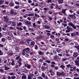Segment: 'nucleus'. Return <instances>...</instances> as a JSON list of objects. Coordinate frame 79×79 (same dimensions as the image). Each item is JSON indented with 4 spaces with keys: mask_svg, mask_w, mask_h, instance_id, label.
I'll return each mask as SVG.
<instances>
[{
    "mask_svg": "<svg viewBox=\"0 0 79 79\" xmlns=\"http://www.w3.org/2000/svg\"><path fill=\"white\" fill-rule=\"evenodd\" d=\"M29 50H30V49L29 48H25L22 51V55L23 56H24V55H25L26 53H28Z\"/></svg>",
    "mask_w": 79,
    "mask_h": 79,
    "instance_id": "1",
    "label": "nucleus"
},
{
    "mask_svg": "<svg viewBox=\"0 0 79 79\" xmlns=\"http://www.w3.org/2000/svg\"><path fill=\"white\" fill-rule=\"evenodd\" d=\"M8 62L10 65H12V66H15V60L13 59H10L8 60Z\"/></svg>",
    "mask_w": 79,
    "mask_h": 79,
    "instance_id": "2",
    "label": "nucleus"
},
{
    "mask_svg": "<svg viewBox=\"0 0 79 79\" xmlns=\"http://www.w3.org/2000/svg\"><path fill=\"white\" fill-rule=\"evenodd\" d=\"M22 61H23V60L21 59V58H19V59L18 60V63H19V66L20 67L22 64V63H21Z\"/></svg>",
    "mask_w": 79,
    "mask_h": 79,
    "instance_id": "3",
    "label": "nucleus"
},
{
    "mask_svg": "<svg viewBox=\"0 0 79 79\" xmlns=\"http://www.w3.org/2000/svg\"><path fill=\"white\" fill-rule=\"evenodd\" d=\"M25 23L27 26H31V21H27L25 22Z\"/></svg>",
    "mask_w": 79,
    "mask_h": 79,
    "instance_id": "4",
    "label": "nucleus"
},
{
    "mask_svg": "<svg viewBox=\"0 0 79 79\" xmlns=\"http://www.w3.org/2000/svg\"><path fill=\"white\" fill-rule=\"evenodd\" d=\"M34 76V75L33 73H31L30 76H28V79H36V77L33 78V79L31 77H33Z\"/></svg>",
    "mask_w": 79,
    "mask_h": 79,
    "instance_id": "5",
    "label": "nucleus"
},
{
    "mask_svg": "<svg viewBox=\"0 0 79 79\" xmlns=\"http://www.w3.org/2000/svg\"><path fill=\"white\" fill-rule=\"evenodd\" d=\"M10 15H16L17 13L16 12L14 11V10H13V9H11L10 10Z\"/></svg>",
    "mask_w": 79,
    "mask_h": 79,
    "instance_id": "6",
    "label": "nucleus"
},
{
    "mask_svg": "<svg viewBox=\"0 0 79 79\" xmlns=\"http://www.w3.org/2000/svg\"><path fill=\"white\" fill-rule=\"evenodd\" d=\"M4 20L5 22H7L8 21L9 18L7 16H4Z\"/></svg>",
    "mask_w": 79,
    "mask_h": 79,
    "instance_id": "7",
    "label": "nucleus"
},
{
    "mask_svg": "<svg viewBox=\"0 0 79 79\" xmlns=\"http://www.w3.org/2000/svg\"><path fill=\"white\" fill-rule=\"evenodd\" d=\"M12 24L11 25L12 26H16V22L15 21L13 20L12 22Z\"/></svg>",
    "mask_w": 79,
    "mask_h": 79,
    "instance_id": "8",
    "label": "nucleus"
},
{
    "mask_svg": "<svg viewBox=\"0 0 79 79\" xmlns=\"http://www.w3.org/2000/svg\"><path fill=\"white\" fill-rule=\"evenodd\" d=\"M4 70L6 71L9 70L10 69V66L5 65L4 66Z\"/></svg>",
    "mask_w": 79,
    "mask_h": 79,
    "instance_id": "9",
    "label": "nucleus"
},
{
    "mask_svg": "<svg viewBox=\"0 0 79 79\" xmlns=\"http://www.w3.org/2000/svg\"><path fill=\"white\" fill-rule=\"evenodd\" d=\"M49 72L51 73V76H54L55 75V73L53 72V71L52 70H49Z\"/></svg>",
    "mask_w": 79,
    "mask_h": 79,
    "instance_id": "10",
    "label": "nucleus"
},
{
    "mask_svg": "<svg viewBox=\"0 0 79 79\" xmlns=\"http://www.w3.org/2000/svg\"><path fill=\"white\" fill-rule=\"evenodd\" d=\"M25 67H26L28 69H31V65L28 64H26L24 65Z\"/></svg>",
    "mask_w": 79,
    "mask_h": 79,
    "instance_id": "11",
    "label": "nucleus"
},
{
    "mask_svg": "<svg viewBox=\"0 0 79 79\" xmlns=\"http://www.w3.org/2000/svg\"><path fill=\"white\" fill-rule=\"evenodd\" d=\"M78 56V54H77V52H74L73 54V56L74 57V58H76L77 56Z\"/></svg>",
    "mask_w": 79,
    "mask_h": 79,
    "instance_id": "12",
    "label": "nucleus"
},
{
    "mask_svg": "<svg viewBox=\"0 0 79 79\" xmlns=\"http://www.w3.org/2000/svg\"><path fill=\"white\" fill-rule=\"evenodd\" d=\"M38 53L40 55H44V52H42L40 51H39L38 52Z\"/></svg>",
    "mask_w": 79,
    "mask_h": 79,
    "instance_id": "13",
    "label": "nucleus"
},
{
    "mask_svg": "<svg viewBox=\"0 0 79 79\" xmlns=\"http://www.w3.org/2000/svg\"><path fill=\"white\" fill-rule=\"evenodd\" d=\"M9 5L11 7H13V6H15V3L12 2H10L9 3Z\"/></svg>",
    "mask_w": 79,
    "mask_h": 79,
    "instance_id": "14",
    "label": "nucleus"
},
{
    "mask_svg": "<svg viewBox=\"0 0 79 79\" xmlns=\"http://www.w3.org/2000/svg\"><path fill=\"white\" fill-rule=\"evenodd\" d=\"M46 2L48 3H51L52 2H55V1H52V0H48Z\"/></svg>",
    "mask_w": 79,
    "mask_h": 79,
    "instance_id": "15",
    "label": "nucleus"
},
{
    "mask_svg": "<svg viewBox=\"0 0 79 79\" xmlns=\"http://www.w3.org/2000/svg\"><path fill=\"white\" fill-rule=\"evenodd\" d=\"M75 63L76 64V65L77 66H79V60H75L74 61Z\"/></svg>",
    "mask_w": 79,
    "mask_h": 79,
    "instance_id": "16",
    "label": "nucleus"
},
{
    "mask_svg": "<svg viewBox=\"0 0 79 79\" xmlns=\"http://www.w3.org/2000/svg\"><path fill=\"white\" fill-rule=\"evenodd\" d=\"M66 10H67L66 9H63L62 10V11L61 12L62 13H63V14H64V15H66Z\"/></svg>",
    "mask_w": 79,
    "mask_h": 79,
    "instance_id": "17",
    "label": "nucleus"
},
{
    "mask_svg": "<svg viewBox=\"0 0 79 79\" xmlns=\"http://www.w3.org/2000/svg\"><path fill=\"white\" fill-rule=\"evenodd\" d=\"M32 73L36 75L37 74V71L35 69L33 71Z\"/></svg>",
    "mask_w": 79,
    "mask_h": 79,
    "instance_id": "18",
    "label": "nucleus"
},
{
    "mask_svg": "<svg viewBox=\"0 0 79 79\" xmlns=\"http://www.w3.org/2000/svg\"><path fill=\"white\" fill-rule=\"evenodd\" d=\"M35 45V42L34 41H31L30 43V45L31 46H34Z\"/></svg>",
    "mask_w": 79,
    "mask_h": 79,
    "instance_id": "19",
    "label": "nucleus"
},
{
    "mask_svg": "<svg viewBox=\"0 0 79 79\" xmlns=\"http://www.w3.org/2000/svg\"><path fill=\"white\" fill-rule=\"evenodd\" d=\"M43 26L45 28V29H49L50 28V26L48 25H43Z\"/></svg>",
    "mask_w": 79,
    "mask_h": 79,
    "instance_id": "20",
    "label": "nucleus"
},
{
    "mask_svg": "<svg viewBox=\"0 0 79 79\" xmlns=\"http://www.w3.org/2000/svg\"><path fill=\"white\" fill-rule=\"evenodd\" d=\"M15 68H18L19 67L18 66H19V64H18V63H16L15 64Z\"/></svg>",
    "mask_w": 79,
    "mask_h": 79,
    "instance_id": "21",
    "label": "nucleus"
},
{
    "mask_svg": "<svg viewBox=\"0 0 79 79\" xmlns=\"http://www.w3.org/2000/svg\"><path fill=\"white\" fill-rule=\"evenodd\" d=\"M60 68H62V69H63V70H64V68H65V66L63 65H61L60 66Z\"/></svg>",
    "mask_w": 79,
    "mask_h": 79,
    "instance_id": "22",
    "label": "nucleus"
},
{
    "mask_svg": "<svg viewBox=\"0 0 79 79\" xmlns=\"http://www.w3.org/2000/svg\"><path fill=\"white\" fill-rule=\"evenodd\" d=\"M68 59L70 61H73L74 60V57H69L68 58Z\"/></svg>",
    "mask_w": 79,
    "mask_h": 79,
    "instance_id": "23",
    "label": "nucleus"
},
{
    "mask_svg": "<svg viewBox=\"0 0 79 79\" xmlns=\"http://www.w3.org/2000/svg\"><path fill=\"white\" fill-rule=\"evenodd\" d=\"M56 51L57 52V53H60V52H61V49L58 48L56 49Z\"/></svg>",
    "mask_w": 79,
    "mask_h": 79,
    "instance_id": "24",
    "label": "nucleus"
},
{
    "mask_svg": "<svg viewBox=\"0 0 79 79\" xmlns=\"http://www.w3.org/2000/svg\"><path fill=\"white\" fill-rule=\"evenodd\" d=\"M48 18L50 21H51L53 19V18H52V16H48Z\"/></svg>",
    "mask_w": 79,
    "mask_h": 79,
    "instance_id": "25",
    "label": "nucleus"
},
{
    "mask_svg": "<svg viewBox=\"0 0 79 79\" xmlns=\"http://www.w3.org/2000/svg\"><path fill=\"white\" fill-rule=\"evenodd\" d=\"M6 40V39H5V38H2L1 39V42H5Z\"/></svg>",
    "mask_w": 79,
    "mask_h": 79,
    "instance_id": "26",
    "label": "nucleus"
},
{
    "mask_svg": "<svg viewBox=\"0 0 79 79\" xmlns=\"http://www.w3.org/2000/svg\"><path fill=\"white\" fill-rule=\"evenodd\" d=\"M26 41L27 42V44H30V42H31L32 40L31 39H27L26 40Z\"/></svg>",
    "mask_w": 79,
    "mask_h": 79,
    "instance_id": "27",
    "label": "nucleus"
},
{
    "mask_svg": "<svg viewBox=\"0 0 79 79\" xmlns=\"http://www.w3.org/2000/svg\"><path fill=\"white\" fill-rule=\"evenodd\" d=\"M5 2V1L3 0H0V5H3V3Z\"/></svg>",
    "mask_w": 79,
    "mask_h": 79,
    "instance_id": "28",
    "label": "nucleus"
},
{
    "mask_svg": "<svg viewBox=\"0 0 79 79\" xmlns=\"http://www.w3.org/2000/svg\"><path fill=\"white\" fill-rule=\"evenodd\" d=\"M63 1H64V0H59L58 1V3H63Z\"/></svg>",
    "mask_w": 79,
    "mask_h": 79,
    "instance_id": "29",
    "label": "nucleus"
},
{
    "mask_svg": "<svg viewBox=\"0 0 79 79\" xmlns=\"http://www.w3.org/2000/svg\"><path fill=\"white\" fill-rule=\"evenodd\" d=\"M6 38L7 39V40H11V37L8 36H7Z\"/></svg>",
    "mask_w": 79,
    "mask_h": 79,
    "instance_id": "30",
    "label": "nucleus"
},
{
    "mask_svg": "<svg viewBox=\"0 0 79 79\" xmlns=\"http://www.w3.org/2000/svg\"><path fill=\"white\" fill-rule=\"evenodd\" d=\"M67 28L68 30H69L70 31H72V28H71V27H70L68 26H67Z\"/></svg>",
    "mask_w": 79,
    "mask_h": 79,
    "instance_id": "31",
    "label": "nucleus"
},
{
    "mask_svg": "<svg viewBox=\"0 0 79 79\" xmlns=\"http://www.w3.org/2000/svg\"><path fill=\"white\" fill-rule=\"evenodd\" d=\"M3 55V52L2 51V50L0 49V55Z\"/></svg>",
    "mask_w": 79,
    "mask_h": 79,
    "instance_id": "32",
    "label": "nucleus"
},
{
    "mask_svg": "<svg viewBox=\"0 0 79 79\" xmlns=\"http://www.w3.org/2000/svg\"><path fill=\"white\" fill-rule=\"evenodd\" d=\"M3 27H5V28H7V27H8V25H7L6 24H4L3 25Z\"/></svg>",
    "mask_w": 79,
    "mask_h": 79,
    "instance_id": "33",
    "label": "nucleus"
},
{
    "mask_svg": "<svg viewBox=\"0 0 79 79\" xmlns=\"http://www.w3.org/2000/svg\"><path fill=\"white\" fill-rule=\"evenodd\" d=\"M34 15L33 13L29 14H27V16H34Z\"/></svg>",
    "mask_w": 79,
    "mask_h": 79,
    "instance_id": "34",
    "label": "nucleus"
},
{
    "mask_svg": "<svg viewBox=\"0 0 79 79\" xmlns=\"http://www.w3.org/2000/svg\"><path fill=\"white\" fill-rule=\"evenodd\" d=\"M41 69L43 71H44L45 70V66H42L41 67Z\"/></svg>",
    "mask_w": 79,
    "mask_h": 79,
    "instance_id": "35",
    "label": "nucleus"
},
{
    "mask_svg": "<svg viewBox=\"0 0 79 79\" xmlns=\"http://www.w3.org/2000/svg\"><path fill=\"white\" fill-rule=\"evenodd\" d=\"M40 10H38V9H37V8H36L34 10L35 11V12L38 11L37 12L38 13H39L40 12Z\"/></svg>",
    "mask_w": 79,
    "mask_h": 79,
    "instance_id": "36",
    "label": "nucleus"
},
{
    "mask_svg": "<svg viewBox=\"0 0 79 79\" xmlns=\"http://www.w3.org/2000/svg\"><path fill=\"white\" fill-rule=\"evenodd\" d=\"M41 76L42 77H43V78H44V77H45V73H44L43 72H42L41 75Z\"/></svg>",
    "mask_w": 79,
    "mask_h": 79,
    "instance_id": "37",
    "label": "nucleus"
},
{
    "mask_svg": "<svg viewBox=\"0 0 79 79\" xmlns=\"http://www.w3.org/2000/svg\"><path fill=\"white\" fill-rule=\"evenodd\" d=\"M27 11H29L31 12V11H32V9L31 8H28L27 9Z\"/></svg>",
    "mask_w": 79,
    "mask_h": 79,
    "instance_id": "38",
    "label": "nucleus"
},
{
    "mask_svg": "<svg viewBox=\"0 0 79 79\" xmlns=\"http://www.w3.org/2000/svg\"><path fill=\"white\" fill-rule=\"evenodd\" d=\"M79 32H77L74 33V34L75 35V36H76V35H79Z\"/></svg>",
    "mask_w": 79,
    "mask_h": 79,
    "instance_id": "39",
    "label": "nucleus"
},
{
    "mask_svg": "<svg viewBox=\"0 0 79 79\" xmlns=\"http://www.w3.org/2000/svg\"><path fill=\"white\" fill-rule=\"evenodd\" d=\"M14 8H15V9H18V8H19V6L16 5L14 7Z\"/></svg>",
    "mask_w": 79,
    "mask_h": 79,
    "instance_id": "40",
    "label": "nucleus"
},
{
    "mask_svg": "<svg viewBox=\"0 0 79 79\" xmlns=\"http://www.w3.org/2000/svg\"><path fill=\"white\" fill-rule=\"evenodd\" d=\"M62 25H63L64 27H66V26H67V23H62Z\"/></svg>",
    "mask_w": 79,
    "mask_h": 79,
    "instance_id": "41",
    "label": "nucleus"
},
{
    "mask_svg": "<svg viewBox=\"0 0 79 79\" xmlns=\"http://www.w3.org/2000/svg\"><path fill=\"white\" fill-rule=\"evenodd\" d=\"M21 25H22V23L21 22H19L17 24V26H21Z\"/></svg>",
    "mask_w": 79,
    "mask_h": 79,
    "instance_id": "42",
    "label": "nucleus"
},
{
    "mask_svg": "<svg viewBox=\"0 0 79 79\" xmlns=\"http://www.w3.org/2000/svg\"><path fill=\"white\" fill-rule=\"evenodd\" d=\"M69 25L70 26H72V27H73L74 26V24L72 23L71 22L69 23Z\"/></svg>",
    "mask_w": 79,
    "mask_h": 79,
    "instance_id": "43",
    "label": "nucleus"
},
{
    "mask_svg": "<svg viewBox=\"0 0 79 79\" xmlns=\"http://www.w3.org/2000/svg\"><path fill=\"white\" fill-rule=\"evenodd\" d=\"M19 48L18 47H16L15 48V49L16 51H17V52H19Z\"/></svg>",
    "mask_w": 79,
    "mask_h": 79,
    "instance_id": "44",
    "label": "nucleus"
},
{
    "mask_svg": "<svg viewBox=\"0 0 79 79\" xmlns=\"http://www.w3.org/2000/svg\"><path fill=\"white\" fill-rule=\"evenodd\" d=\"M54 58L55 60H57V59H58V56L57 55L54 56Z\"/></svg>",
    "mask_w": 79,
    "mask_h": 79,
    "instance_id": "45",
    "label": "nucleus"
},
{
    "mask_svg": "<svg viewBox=\"0 0 79 79\" xmlns=\"http://www.w3.org/2000/svg\"><path fill=\"white\" fill-rule=\"evenodd\" d=\"M43 37L42 35H40V36H39L38 37H37V38L38 39H42L43 38Z\"/></svg>",
    "mask_w": 79,
    "mask_h": 79,
    "instance_id": "46",
    "label": "nucleus"
},
{
    "mask_svg": "<svg viewBox=\"0 0 79 79\" xmlns=\"http://www.w3.org/2000/svg\"><path fill=\"white\" fill-rule=\"evenodd\" d=\"M22 27L23 28V29H24V30H26V29H27V27L25 26H22Z\"/></svg>",
    "mask_w": 79,
    "mask_h": 79,
    "instance_id": "47",
    "label": "nucleus"
},
{
    "mask_svg": "<svg viewBox=\"0 0 79 79\" xmlns=\"http://www.w3.org/2000/svg\"><path fill=\"white\" fill-rule=\"evenodd\" d=\"M10 77L12 79H16V76L14 75H13L12 76H11Z\"/></svg>",
    "mask_w": 79,
    "mask_h": 79,
    "instance_id": "48",
    "label": "nucleus"
},
{
    "mask_svg": "<svg viewBox=\"0 0 79 79\" xmlns=\"http://www.w3.org/2000/svg\"><path fill=\"white\" fill-rule=\"evenodd\" d=\"M56 74L57 76H61V73L60 72H57Z\"/></svg>",
    "mask_w": 79,
    "mask_h": 79,
    "instance_id": "49",
    "label": "nucleus"
},
{
    "mask_svg": "<svg viewBox=\"0 0 79 79\" xmlns=\"http://www.w3.org/2000/svg\"><path fill=\"white\" fill-rule=\"evenodd\" d=\"M72 27L73 28V29H76V28L77 27V26H75L74 25Z\"/></svg>",
    "mask_w": 79,
    "mask_h": 79,
    "instance_id": "50",
    "label": "nucleus"
},
{
    "mask_svg": "<svg viewBox=\"0 0 79 79\" xmlns=\"http://www.w3.org/2000/svg\"><path fill=\"white\" fill-rule=\"evenodd\" d=\"M0 72L1 73H3V72H4L3 69H0Z\"/></svg>",
    "mask_w": 79,
    "mask_h": 79,
    "instance_id": "51",
    "label": "nucleus"
},
{
    "mask_svg": "<svg viewBox=\"0 0 79 79\" xmlns=\"http://www.w3.org/2000/svg\"><path fill=\"white\" fill-rule=\"evenodd\" d=\"M46 63H48V64H50V62H51V61L50 60H46L45 61Z\"/></svg>",
    "mask_w": 79,
    "mask_h": 79,
    "instance_id": "52",
    "label": "nucleus"
},
{
    "mask_svg": "<svg viewBox=\"0 0 79 79\" xmlns=\"http://www.w3.org/2000/svg\"><path fill=\"white\" fill-rule=\"evenodd\" d=\"M22 79H25L26 78V75H23L22 77Z\"/></svg>",
    "mask_w": 79,
    "mask_h": 79,
    "instance_id": "53",
    "label": "nucleus"
},
{
    "mask_svg": "<svg viewBox=\"0 0 79 79\" xmlns=\"http://www.w3.org/2000/svg\"><path fill=\"white\" fill-rule=\"evenodd\" d=\"M2 30H3V31H6V28H5L4 27H3L2 28Z\"/></svg>",
    "mask_w": 79,
    "mask_h": 79,
    "instance_id": "54",
    "label": "nucleus"
},
{
    "mask_svg": "<svg viewBox=\"0 0 79 79\" xmlns=\"http://www.w3.org/2000/svg\"><path fill=\"white\" fill-rule=\"evenodd\" d=\"M35 50H38V46H37L36 45H35Z\"/></svg>",
    "mask_w": 79,
    "mask_h": 79,
    "instance_id": "55",
    "label": "nucleus"
},
{
    "mask_svg": "<svg viewBox=\"0 0 79 79\" xmlns=\"http://www.w3.org/2000/svg\"><path fill=\"white\" fill-rule=\"evenodd\" d=\"M74 76L75 77H78L79 76V74L77 73H75L74 74Z\"/></svg>",
    "mask_w": 79,
    "mask_h": 79,
    "instance_id": "56",
    "label": "nucleus"
},
{
    "mask_svg": "<svg viewBox=\"0 0 79 79\" xmlns=\"http://www.w3.org/2000/svg\"><path fill=\"white\" fill-rule=\"evenodd\" d=\"M65 75V73L63 72L60 73V76H63Z\"/></svg>",
    "mask_w": 79,
    "mask_h": 79,
    "instance_id": "57",
    "label": "nucleus"
},
{
    "mask_svg": "<svg viewBox=\"0 0 79 79\" xmlns=\"http://www.w3.org/2000/svg\"><path fill=\"white\" fill-rule=\"evenodd\" d=\"M35 17H38V18H39V17H40V16H39V15L36 14H35Z\"/></svg>",
    "mask_w": 79,
    "mask_h": 79,
    "instance_id": "58",
    "label": "nucleus"
},
{
    "mask_svg": "<svg viewBox=\"0 0 79 79\" xmlns=\"http://www.w3.org/2000/svg\"><path fill=\"white\" fill-rule=\"evenodd\" d=\"M75 34H74V33H71V36L72 37H74V36H75Z\"/></svg>",
    "mask_w": 79,
    "mask_h": 79,
    "instance_id": "59",
    "label": "nucleus"
},
{
    "mask_svg": "<svg viewBox=\"0 0 79 79\" xmlns=\"http://www.w3.org/2000/svg\"><path fill=\"white\" fill-rule=\"evenodd\" d=\"M4 51H8V49L7 48H4Z\"/></svg>",
    "mask_w": 79,
    "mask_h": 79,
    "instance_id": "60",
    "label": "nucleus"
},
{
    "mask_svg": "<svg viewBox=\"0 0 79 79\" xmlns=\"http://www.w3.org/2000/svg\"><path fill=\"white\" fill-rule=\"evenodd\" d=\"M75 47L76 48H77L78 50H79V46H75Z\"/></svg>",
    "mask_w": 79,
    "mask_h": 79,
    "instance_id": "61",
    "label": "nucleus"
},
{
    "mask_svg": "<svg viewBox=\"0 0 79 79\" xmlns=\"http://www.w3.org/2000/svg\"><path fill=\"white\" fill-rule=\"evenodd\" d=\"M44 10H45V11H47L48 10V8L46 7H44Z\"/></svg>",
    "mask_w": 79,
    "mask_h": 79,
    "instance_id": "62",
    "label": "nucleus"
},
{
    "mask_svg": "<svg viewBox=\"0 0 79 79\" xmlns=\"http://www.w3.org/2000/svg\"><path fill=\"white\" fill-rule=\"evenodd\" d=\"M50 37L51 38V39H53V38L55 37V36L54 35H51L50 36Z\"/></svg>",
    "mask_w": 79,
    "mask_h": 79,
    "instance_id": "63",
    "label": "nucleus"
},
{
    "mask_svg": "<svg viewBox=\"0 0 79 79\" xmlns=\"http://www.w3.org/2000/svg\"><path fill=\"white\" fill-rule=\"evenodd\" d=\"M44 79H48V77L46 75V76H45V77H44Z\"/></svg>",
    "mask_w": 79,
    "mask_h": 79,
    "instance_id": "64",
    "label": "nucleus"
}]
</instances>
